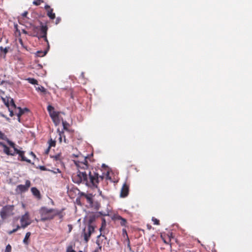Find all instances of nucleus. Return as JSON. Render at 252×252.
<instances>
[{
    "instance_id": "nucleus-1",
    "label": "nucleus",
    "mask_w": 252,
    "mask_h": 252,
    "mask_svg": "<svg viewBox=\"0 0 252 252\" xmlns=\"http://www.w3.org/2000/svg\"><path fill=\"white\" fill-rule=\"evenodd\" d=\"M89 160H90V158L81 156L78 159L73 160L78 171L72 175V180L75 184L83 183L89 187L96 188L99 179L102 180L103 176H99L93 168L91 170V165Z\"/></svg>"
},
{
    "instance_id": "nucleus-2",
    "label": "nucleus",
    "mask_w": 252,
    "mask_h": 252,
    "mask_svg": "<svg viewBox=\"0 0 252 252\" xmlns=\"http://www.w3.org/2000/svg\"><path fill=\"white\" fill-rule=\"evenodd\" d=\"M64 210V209L58 210L42 207L39 210V214L41 216L40 220L42 221L50 220H53L56 216H58L59 219L62 220L65 215V213L63 212Z\"/></svg>"
},
{
    "instance_id": "nucleus-3",
    "label": "nucleus",
    "mask_w": 252,
    "mask_h": 252,
    "mask_svg": "<svg viewBox=\"0 0 252 252\" xmlns=\"http://www.w3.org/2000/svg\"><path fill=\"white\" fill-rule=\"evenodd\" d=\"M48 30V26L46 25H43V23L41 22L40 25L38 28V30L37 31L38 35H35V37H38V39L43 38L44 41H46L49 45L48 40L47 38Z\"/></svg>"
},
{
    "instance_id": "nucleus-4",
    "label": "nucleus",
    "mask_w": 252,
    "mask_h": 252,
    "mask_svg": "<svg viewBox=\"0 0 252 252\" xmlns=\"http://www.w3.org/2000/svg\"><path fill=\"white\" fill-rule=\"evenodd\" d=\"M14 206L6 205L3 207L0 212V215L1 219L4 220L8 217L12 216L13 213Z\"/></svg>"
},
{
    "instance_id": "nucleus-5",
    "label": "nucleus",
    "mask_w": 252,
    "mask_h": 252,
    "mask_svg": "<svg viewBox=\"0 0 252 252\" xmlns=\"http://www.w3.org/2000/svg\"><path fill=\"white\" fill-rule=\"evenodd\" d=\"M94 231V226L87 225L83 229L81 233V237H83L86 243H88L89 241L91 235Z\"/></svg>"
},
{
    "instance_id": "nucleus-6",
    "label": "nucleus",
    "mask_w": 252,
    "mask_h": 252,
    "mask_svg": "<svg viewBox=\"0 0 252 252\" xmlns=\"http://www.w3.org/2000/svg\"><path fill=\"white\" fill-rule=\"evenodd\" d=\"M9 145L14 149V151L15 152V154H18L19 158H21L20 160L25 161L28 163H31V160L27 158L25 156V152L19 150L17 149L15 146V144L12 141H8Z\"/></svg>"
},
{
    "instance_id": "nucleus-7",
    "label": "nucleus",
    "mask_w": 252,
    "mask_h": 252,
    "mask_svg": "<svg viewBox=\"0 0 252 252\" xmlns=\"http://www.w3.org/2000/svg\"><path fill=\"white\" fill-rule=\"evenodd\" d=\"M20 222L22 228H26L31 224L30 215L28 212H26L20 219Z\"/></svg>"
},
{
    "instance_id": "nucleus-8",
    "label": "nucleus",
    "mask_w": 252,
    "mask_h": 252,
    "mask_svg": "<svg viewBox=\"0 0 252 252\" xmlns=\"http://www.w3.org/2000/svg\"><path fill=\"white\" fill-rule=\"evenodd\" d=\"M25 185H19L16 188V191L19 193L25 192L28 190L29 188L31 186V183L30 180H26Z\"/></svg>"
},
{
    "instance_id": "nucleus-9",
    "label": "nucleus",
    "mask_w": 252,
    "mask_h": 252,
    "mask_svg": "<svg viewBox=\"0 0 252 252\" xmlns=\"http://www.w3.org/2000/svg\"><path fill=\"white\" fill-rule=\"evenodd\" d=\"M1 99L3 101V102L4 103L5 105L6 106V107H7L8 108L9 111L10 112V116L11 117H12L14 115L13 112L12 110H10V106L13 107V108L16 107V105L14 102L13 99H11L10 103H9L8 100H6L5 98H4L2 97H1Z\"/></svg>"
},
{
    "instance_id": "nucleus-10",
    "label": "nucleus",
    "mask_w": 252,
    "mask_h": 252,
    "mask_svg": "<svg viewBox=\"0 0 252 252\" xmlns=\"http://www.w3.org/2000/svg\"><path fill=\"white\" fill-rule=\"evenodd\" d=\"M129 193V186L126 183H124L121 190L120 197L124 198L126 197Z\"/></svg>"
},
{
    "instance_id": "nucleus-11",
    "label": "nucleus",
    "mask_w": 252,
    "mask_h": 252,
    "mask_svg": "<svg viewBox=\"0 0 252 252\" xmlns=\"http://www.w3.org/2000/svg\"><path fill=\"white\" fill-rule=\"evenodd\" d=\"M106 240L107 238L105 236V235L100 233V234L97 237L96 243L98 246L102 247V246L105 244V241Z\"/></svg>"
},
{
    "instance_id": "nucleus-12",
    "label": "nucleus",
    "mask_w": 252,
    "mask_h": 252,
    "mask_svg": "<svg viewBox=\"0 0 252 252\" xmlns=\"http://www.w3.org/2000/svg\"><path fill=\"white\" fill-rule=\"evenodd\" d=\"M38 28L39 26L31 25V27L30 28V31H29L28 35L33 37H35V35H38L37 32Z\"/></svg>"
},
{
    "instance_id": "nucleus-13",
    "label": "nucleus",
    "mask_w": 252,
    "mask_h": 252,
    "mask_svg": "<svg viewBox=\"0 0 252 252\" xmlns=\"http://www.w3.org/2000/svg\"><path fill=\"white\" fill-rule=\"evenodd\" d=\"M45 9L47 11V15L51 19H54L55 18V14L53 12V9L50 8L48 5L45 6Z\"/></svg>"
},
{
    "instance_id": "nucleus-14",
    "label": "nucleus",
    "mask_w": 252,
    "mask_h": 252,
    "mask_svg": "<svg viewBox=\"0 0 252 252\" xmlns=\"http://www.w3.org/2000/svg\"><path fill=\"white\" fill-rule=\"evenodd\" d=\"M82 196H84L86 198L87 202L89 204V206L90 207H92L93 205V195L92 194H85V193H82Z\"/></svg>"
},
{
    "instance_id": "nucleus-15",
    "label": "nucleus",
    "mask_w": 252,
    "mask_h": 252,
    "mask_svg": "<svg viewBox=\"0 0 252 252\" xmlns=\"http://www.w3.org/2000/svg\"><path fill=\"white\" fill-rule=\"evenodd\" d=\"M1 147L3 148V152L7 155L12 156L15 155V152L14 151L13 152H12L11 151H10L9 148L8 146H7L5 144L3 143Z\"/></svg>"
},
{
    "instance_id": "nucleus-16",
    "label": "nucleus",
    "mask_w": 252,
    "mask_h": 252,
    "mask_svg": "<svg viewBox=\"0 0 252 252\" xmlns=\"http://www.w3.org/2000/svg\"><path fill=\"white\" fill-rule=\"evenodd\" d=\"M53 160L56 162V164H61V166H63V158L61 154H58L52 157Z\"/></svg>"
},
{
    "instance_id": "nucleus-17",
    "label": "nucleus",
    "mask_w": 252,
    "mask_h": 252,
    "mask_svg": "<svg viewBox=\"0 0 252 252\" xmlns=\"http://www.w3.org/2000/svg\"><path fill=\"white\" fill-rule=\"evenodd\" d=\"M115 220L120 221V223L122 226H126L127 224V220L126 219L123 218L120 215H117L115 217Z\"/></svg>"
},
{
    "instance_id": "nucleus-18",
    "label": "nucleus",
    "mask_w": 252,
    "mask_h": 252,
    "mask_svg": "<svg viewBox=\"0 0 252 252\" xmlns=\"http://www.w3.org/2000/svg\"><path fill=\"white\" fill-rule=\"evenodd\" d=\"M31 191L32 194L38 199L41 198V196L40 191L35 187H32L31 189Z\"/></svg>"
},
{
    "instance_id": "nucleus-19",
    "label": "nucleus",
    "mask_w": 252,
    "mask_h": 252,
    "mask_svg": "<svg viewBox=\"0 0 252 252\" xmlns=\"http://www.w3.org/2000/svg\"><path fill=\"white\" fill-rule=\"evenodd\" d=\"M96 215L94 214H91L88 217V225H93V223L95 220L96 219Z\"/></svg>"
},
{
    "instance_id": "nucleus-20",
    "label": "nucleus",
    "mask_w": 252,
    "mask_h": 252,
    "mask_svg": "<svg viewBox=\"0 0 252 252\" xmlns=\"http://www.w3.org/2000/svg\"><path fill=\"white\" fill-rule=\"evenodd\" d=\"M19 112L17 113V116L18 117V121L20 122V117L25 113V112L29 111V109L28 108H24V109L21 108L20 107L18 108Z\"/></svg>"
},
{
    "instance_id": "nucleus-21",
    "label": "nucleus",
    "mask_w": 252,
    "mask_h": 252,
    "mask_svg": "<svg viewBox=\"0 0 252 252\" xmlns=\"http://www.w3.org/2000/svg\"><path fill=\"white\" fill-rule=\"evenodd\" d=\"M49 115L52 119L53 120V121H54V122H55V119H58L59 114L57 112L54 111L51 113L50 114H49Z\"/></svg>"
},
{
    "instance_id": "nucleus-22",
    "label": "nucleus",
    "mask_w": 252,
    "mask_h": 252,
    "mask_svg": "<svg viewBox=\"0 0 252 252\" xmlns=\"http://www.w3.org/2000/svg\"><path fill=\"white\" fill-rule=\"evenodd\" d=\"M31 235V233L30 232H28L25 235V237L23 240V243L26 245H28L29 242L28 241L29 239L30 238Z\"/></svg>"
},
{
    "instance_id": "nucleus-23",
    "label": "nucleus",
    "mask_w": 252,
    "mask_h": 252,
    "mask_svg": "<svg viewBox=\"0 0 252 252\" xmlns=\"http://www.w3.org/2000/svg\"><path fill=\"white\" fill-rule=\"evenodd\" d=\"M49 146L47 149V152H48L49 151V150L51 147H55L56 141L54 140H53L52 139H50V140L49 141Z\"/></svg>"
},
{
    "instance_id": "nucleus-24",
    "label": "nucleus",
    "mask_w": 252,
    "mask_h": 252,
    "mask_svg": "<svg viewBox=\"0 0 252 252\" xmlns=\"http://www.w3.org/2000/svg\"><path fill=\"white\" fill-rule=\"evenodd\" d=\"M0 139H2V140L6 141L8 144V141H11L7 138V136L3 133H2L1 131H0Z\"/></svg>"
},
{
    "instance_id": "nucleus-25",
    "label": "nucleus",
    "mask_w": 252,
    "mask_h": 252,
    "mask_svg": "<svg viewBox=\"0 0 252 252\" xmlns=\"http://www.w3.org/2000/svg\"><path fill=\"white\" fill-rule=\"evenodd\" d=\"M29 83L33 84V85H38V82L34 78H28L27 79Z\"/></svg>"
},
{
    "instance_id": "nucleus-26",
    "label": "nucleus",
    "mask_w": 252,
    "mask_h": 252,
    "mask_svg": "<svg viewBox=\"0 0 252 252\" xmlns=\"http://www.w3.org/2000/svg\"><path fill=\"white\" fill-rule=\"evenodd\" d=\"M36 90L38 91H40L44 93H45L46 92V89L44 88V87L41 86L36 88Z\"/></svg>"
},
{
    "instance_id": "nucleus-27",
    "label": "nucleus",
    "mask_w": 252,
    "mask_h": 252,
    "mask_svg": "<svg viewBox=\"0 0 252 252\" xmlns=\"http://www.w3.org/2000/svg\"><path fill=\"white\" fill-rule=\"evenodd\" d=\"M46 54V52L37 51L36 55L38 57H43Z\"/></svg>"
},
{
    "instance_id": "nucleus-28",
    "label": "nucleus",
    "mask_w": 252,
    "mask_h": 252,
    "mask_svg": "<svg viewBox=\"0 0 252 252\" xmlns=\"http://www.w3.org/2000/svg\"><path fill=\"white\" fill-rule=\"evenodd\" d=\"M47 110L49 114L54 111V108L52 106L49 105L47 106Z\"/></svg>"
},
{
    "instance_id": "nucleus-29",
    "label": "nucleus",
    "mask_w": 252,
    "mask_h": 252,
    "mask_svg": "<svg viewBox=\"0 0 252 252\" xmlns=\"http://www.w3.org/2000/svg\"><path fill=\"white\" fill-rule=\"evenodd\" d=\"M152 221L154 222V224L155 225H159V220L153 217L152 219Z\"/></svg>"
},
{
    "instance_id": "nucleus-30",
    "label": "nucleus",
    "mask_w": 252,
    "mask_h": 252,
    "mask_svg": "<svg viewBox=\"0 0 252 252\" xmlns=\"http://www.w3.org/2000/svg\"><path fill=\"white\" fill-rule=\"evenodd\" d=\"M105 226H106V222H105V220L103 219L102 220L101 227L99 228V231L100 232H101L102 231V229L105 227Z\"/></svg>"
},
{
    "instance_id": "nucleus-31",
    "label": "nucleus",
    "mask_w": 252,
    "mask_h": 252,
    "mask_svg": "<svg viewBox=\"0 0 252 252\" xmlns=\"http://www.w3.org/2000/svg\"><path fill=\"white\" fill-rule=\"evenodd\" d=\"M62 123H63V129L66 130H68L67 126H68V124L65 121H63Z\"/></svg>"
},
{
    "instance_id": "nucleus-32",
    "label": "nucleus",
    "mask_w": 252,
    "mask_h": 252,
    "mask_svg": "<svg viewBox=\"0 0 252 252\" xmlns=\"http://www.w3.org/2000/svg\"><path fill=\"white\" fill-rule=\"evenodd\" d=\"M42 2H43L42 0H37L33 2V4L35 5H39Z\"/></svg>"
},
{
    "instance_id": "nucleus-33",
    "label": "nucleus",
    "mask_w": 252,
    "mask_h": 252,
    "mask_svg": "<svg viewBox=\"0 0 252 252\" xmlns=\"http://www.w3.org/2000/svg\"><path fill=\"white\" fill-rule=\"evenodd\" d=\"M66 252H75V251L73 249L72 246H69L67 247Z\"/></svg>"
},
{
    "instance_id": "nucleus-34",
    "label": "nucleus",
    "mask_w": 252,
    "mask_h": 252,
    "mask_svg": "<svg viewBox=\"0 0 252 252\" xmlns=\"http://www.w3.org/2000/svg\"><path fill=\"white\" fill-rule=\"evenodd\" d=\"M59 135H60V137H59V140L60 143H61L62 142V137L63 136V132L59 131Z\"/></svg>"
},
{
    "instance_id": "nucleus-35",
    "label": "nucleus",
    "mask_w": 252,
    "mask_h": 252,
    "mask_svg": "<svg viewBox=\"0 0 252 252\" xmlns=\"http://www.w3.org/2000/svg\"><path fill=\"white\" fill-rule=\"evenodd\" d=\"M101 249L102 247L101 246H98V248H97L94 252H101Z\"/></svg>"
},
{
    "instance_id": "nucleus-36",
    "label": "nucleus",
    "mask_w": 252,
    "mask_h": 252,
    "mask_svg": "<svg viewBox=\"0 0 252 252\" xmlns=\"http://www.w3.org/2000/svg\"><path fill=\"white\" fill-rule=\"evenodd\" d=\"M127 247L129 249V250L130 251H131V248L130 245V241H129L128 238H127Z\"/></svg>"
},
{
    "instance_id": "nucleus-37",
    "label": "nucleus",
    "mask_w": 252,
    "mask_h": 252,
    "mask_svg": "<svg viewBox=\"0 0 252 252\" xmlns=\"http://www.w3.org/2000/svg\"><path fill=\"white\" fill-rule=\"evenodd\" d=\"M122 232H123V235L125 236V235H126V236L127 238H128V236H127V234L126 230L125 229H123L122 230Z\"/></svg>"
},
{
    "instance_id": "nucleus-38",
    "label": "nucleus",
    "mask_w": 252,
    "mask_h": 252,
    "mask_svg": "<svg viewBox=\"0 0 252 252\" xmlns=\"http://www.w3.org/2000/svg\"><path fill=\"white\" fill-rule=\"evenodd\" d=\"M53 173H61V170L58 169V168H57V169H55V170L54 171H52Z\"/></svg>"
},
{
    "instance_id": "nucleus-39",
    "label": "nucleus",
    "mask_w": 252,
    "mask_h": 252,
    "mask_svg": "<svg viewBox=\"0 0 252 252\" xmlns=\"http://www.w3.org/2000/svg\"><path fill=\"white\" fill-rule=\"evenodd\" d=\"M16 231H16V229H13L12 230H11V231H8V234L11 235V234H12V233H14V232H16Z\"/></svg>"
},
{
    "instance_id": "nucleus-40",
    "label": "nucleus",
    "mask_w": 252,
    "mask_h": 252,
    "mask_svg": "<svg viewBox=\"0 0 252 252\" xmlns=\"http://www.w3.org/2000/svg\"><path fill=\"white\" fill-rule=\"evenodd\" d=\"M40 169H41L42 171H46L47 170L46 168L44 166H40L39 167Z\"/></svg>"
},
{
    "instance_id": "nucleus-41",
    "label": "nucleus",
    "mask_w": 252,
    "mask_h": 252,
    "mask_svg": "<svg viewBox=\"0 0 252 252\" xmlns=\"http://www.w3.org/2000/svg\"><path fill=\"white\" fill-rule=\"evenodd\" d=\"M68 229H69V232H71L72 229V226L71 224H68Z\"/></svg>"
},
{
    "instance_id": "nucleus-42",
    "label": "nucleus",
    "mask_w": 252,
    "mask_h": 252,
    "mask_svg": "<svg viewBox=\"0 0 252 252\" xmlns=\"http://www.w3.org/2000/svg\"><path fill=\"white\" fill-rule=\"evenodd\" d=\"M28 13L27 11H25L24 13H22V15L23 17H27Z\"/></svg>"
},
{
    "instance_id": "nucleus-43",
    "label": "nucleus",
    "mask_w": 252,
    "mask_h": 252,
    "mask_svg": "<svg viewBox=\"0 0 252 252\" xmlns=\"http://www.w3.org/2000/svg\"><path fill=\"white\" fill-rule=\"evenodd\" d=\"M61 21V19L60 18H57L56 20V24H58L60 23Z\"/></svg>"
},
{
    "instance_id": "nucleus-44",
    "label": "nucleus",
    "mask_w": 252,
    "mask_h": 252,
    "mask_svg": "<svg viewBox=\"0 0 252 252\" xmlns=\"http://www.w3.org/2000/svg\"><path fill=\"white\" fill-rule=\"evenodd\" d=\"M18 41L20 43V44L22 45V46H23V40L21 38H19L18 39Z\"/></svg>"
},
{
    "instance_id": "nucleus-45",
    "label": "nucleus",
    "mask_w": 252,
    "mask_h": 252,
    "mask_svg": "<svg viewBox=\"0 0 252 252\" xmlns=\"http://www.w3.org/2000/svg\"><path fill=\"white\" fill-rule=\"evenodd\" d=\"M183 252H195L194 251H191L190 250L187 249L186 250H184Z\"/></svg>"
},
{
    "instance_id": "nucleus-46",
    "label": "nucleus",
    "mask_w": 252,
    "mask_h": 252,
    "mask_svg": "<svg viewBox=\"0 0 252 252\" xmlns=\"http://www.w3.org/2000/svg\"><path fill=\"white\" fill-rule=\"evenodd\" d=\"M22 32L25 34H28L29 32H27L25 30H22Z\"/></svg>"
},
{
    "instance_id": "nucleus-47",
    "label": "nucleus",
    "mask_w": 252,
    "mask_h": 252,
    "mask_svg": "<svg viewBox=\"0 0 252 252\" xmlns=\"http://www.w3.org/2000/svg\"><path fill=\"white\" fill-rule=\"evenodd\" d=\"M63 137H64V142L65 143H68V140L66 139L65 136L63 135Z\"/></svg>"
},
{
    "instance_id": "nucleus-48",
    "label": "nucleus",
    "mask_w": 252,
    "mask_h": 252,
    "mask_svg": "<svg viewBox=\"0 0 252 252\" xmlns=\"http://www.w3.org/2000/svg\"><path fill=\"white\" fill-rule=\"evenodd\" d=\"M147 228L149 229V230H150L151 228H152V226L150 224H147Z\"/></svg>"
},
{
    "instance_id": "nucleus-49",
    "label": "nucleus",
    "mask_w": 252,
    "mask_h": 252,
    "mask_svg": "<svg viewBox=\"0 0 252 252\" xmlns=\"http://www.w3.org/2000/svg\"><path fill=\"white\" fill-rule=\"evenodd\" d=\"M55 124L57 125L59 123V120L58 119H55V122H54Z\"/></svg>"
},
{
    "instance_id": "nucleus-50",
    "label": "nucleus",
    "mask_w": 252,
    "mask_h": 252,
    "mask_svg": "<svg viewBox=\"0 0 252 252\" xmlns=\"http://www.w3.org/2000/svg\"><path fill=\"white\" fill-rule=\"evenodd\" d=\"M21 227H21V226H19V225H18L17 226L16 228H15V229H16V231H17V230H18L19 229H20Z\"/></svg>"
},
{
    "instance_id": "nucleus-51",
    "label": "nucleus",
    "mask_w": 252,
    "mask_h": 252,
    "mask_svg": "<svg viewBox=\"0 0 252 252\" xmlns=\"http://www.w3.org/2000/svg\"><path fill=\"white\" fill-rule=\"evenodd\" d=\"M3 50L5 54H6L8 52V50L6 48H4Z\"/></svg>"
},
{
    "instance_id": "nucleus-52",
    "label": "nucleus",
    "mask_w": 252,
    "mask_h": 252,
    "mask_svg": "<svg viewBox=\"0 0 252 252\" xmlns=\"http://www.w3.org/2000/svg\"><path fill=\"white\" fill-rule=\"evenodd\" d=\"M5 81H2L1 82V83H0V85L3 84L4 83H5Z\"/></svg>"
},
{
    "instance_id": "nucleus-53",
    "label": "nucleus",
    "mask_w": 252,
    "mask_h": 252,
    "mask_svg": "<svg viewBox=\"0 0 252 252\" xmlns=\"http://www.w3.org/2000/svg\"><path fill=\"white\" fill-rule=\"evenodd\" d=\"M3 143L0 142V146H1L3 145Z\"/></svg>"
},
{
    "instance_id": "nucleus-54",
    "label": "nucleus",
    "mask_w": 252,
    "mask_h": 252,
    "mask_svg": "<svg viewBox=\"0 0 252 252\" xmlns=\"http://www.w3.org/2000/svg\"><path fill=\"white\" fill-rule=\"evenodd\" d=\"M164 243H167V242H166V241L165 240H164Z\"/></svg>"
},
{
    "instance_id": "nucleus-55",
    "label": "nucleus",
    "mask_w": 252,
    "mask_h": 252,
    "mask_svg": "<svg viewBox=\"0 0 252 252\" xmlns=\"http://www.w3.org/2000/svg\"><path fill=\"white\" fill-rule=\"evenodd\" d=\"M0 49H1V50H3V49L2 47H1V48H0Z\"/></svg>"
},
{
    "instance_id": "nucleus-56",
    "label": "nucleus",
    "mask_w": 252,
    "mask_h": 252,
    "mask_svg": "<svg viewBox=\"0 0 252 252\" xmlns=\"http://www.w3.org/2000/svg\"><path fill=\"white\" fill-rule=\"evenodd\" d=\"M79 252H82V251H79Z\"/></svg>"
}]
</instances>
